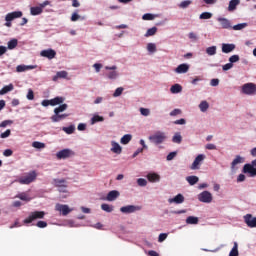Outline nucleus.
Returning <instances> with one entry per match:
<instances>
[{
	"label": "nucleus",
	"instance_id": "f257e3e1",
	"mask_svg": "<svg viewBox=\"0 0 256 256\" xmlns=\"http://www.w3.org/2000/svg\"><path fill=\"white\" fill-rule=\"evenodd\" d=\"M148 141L158 149H165V147H163V143L167 141V133L163 131H156L152 135L148 136Z\"/></svg>",
	"mask_w": 256,
	"mask_h": 256
},
{
	"label": "nucleus",
	"instance_id": "f03ea898",
	"mask_svg": "<svg viewBox=\"0 0 256 256\" xmlns=\"http://www.w3.org/2000/svg\"><path fill=\"white\" fill-rule=\"evenodd\" d=\"M52 185H54V187H56L59 191V193H68L67 191V187H68V183L67 180L63 179V178H54L52 179Z\"/></svg>",
	"mask_w": 256,
	"mask_h": 256
},
{
	"label": "nucleus",
	"instance_id": "7ed1b4c3",
	"mask_svg": "<svg viewBox=\"0 0 256 256\" xmlns=\"http://www.w3.org/2000/svg\"><path fill=\"white\" fill-rule=\"evenodd\" d=\"M105 70L108 71L106 77L109 81H117V79H119L120 74L119 71H117V65L105 66Z\"/></svg>",
	"mask_w": 256,
	"mask_h": 256
},
{
	"label": "nucleus",
	"instance_id": "20e7f679",
	"mask_svg": "<svg viewBox=\"0 0 256 256\" xmlns=\"http://www.w3.org/2000/svg\"><path fill=\"white\" fill-rule=\"evenodd\" d=\"M197 199H198V201H200V203L209 204V203L213 202V194H211V192L205 190L197 195Z\"/></svg>",
	"mask_w": 256,
	"mask_h": 256
},
{
	"label": "nucleus",
	"instance_id": "39448f33",
	"mask_svg": "<svg viewBox=\"0 0 256 256\" xmlns=\"http://www.w3.org/2000/svg\"><path fill=\"white\" fill-rule=\"evenodd\" d=\"M73 155H75V152L69 148L62 149L56 153L57 159H69Z\"/></svg>",
	"mask_w": 256,
	"mask_h": 256
},
{
	"label": "nucleus",
	"instance_id": "423d86ee",
	"mask_svg": "<svg viewBox=\"0 0 256 256\" xmlns=\"http://www.w3.org/2000/svg\"><path fill=\"white\" fill-rule=\"evenodd\" d=\"M242 93L244 95H255L256 93V84L255 83H246L242 86Z\"/></svg>",
	"mask_w": 256,
	"mask_h": 256
},
{
	"label": "nucleus",
	"instance_id": "0eeeda50",
	"mask_svg": "<svg viewBox=\"0 0 256 256\" xmlns=\"http://www.w3.org/2000/svg\"><path fill=\"white\" fill-rule=\"evenodd\" d=\"M203 161H205V155L199 154L193 161L192 165L190 166V169L192 171H196L197 169L201 168V165L203 164Z\"/></svg>",
	"mask_w": 256,
	"mask_h": 256
},
{
	"label": "nucleus",
	"instance_id": "6e6552de",
	"mask_svg": "<svg viewBox=\"0 0 256 256\" xmlns=\"http://www.w3.org/2000/svg\"><path fill=\"white\" fill-rule=\"evenodd\" d=\"M120 211L125 215H129L131 213H137V211H141V206H135V205L122 206L120 208Z\"/></svg>",
	"mask_w": 256,
	"mask_h": 256
},
{
	"label": "nucleus",
	"instance_id": "1a4fd4ad",
	"mask_svg": "<svg viewBox=\"0 0 256 256\" xmlns=\"http://www.w3.org/2000/svg\"><path fill=\"white\" fill-rule=\"evenodd\" d=\"M244 223H246L247 227H250V229L256 228V217H253L251 214H246L243 217Z\"/></svg>",
	"mask_w": 256,
	"mask_h": 256
},
{
	"label": "nucleus",
	"instance_id": "9d476101",
	"mask_svg": "<svg viewBox=\"0 0 256 256\" xmlns=\"http://www.w3.org/2000/svg\"><path fill=\"white\" fill-rule=\"evenodd\" d=\"M56 55H57V52L51 48L42 50L40 52L41 57H45L46 59H49V60L55 59Z\"/></svg>",
	"mask_w": 256,
	"mask_h": 256
},
{
	"label": "nucleus",
	"instance_id": "9b49d317",
	"mask_svg": "<svg viewBox=\"0 0 256 256\" xmlns=\"http://www.w3.org/2000/svg\"><path fill=\"white\" fill-rule=\"evenodd\" d=\"M23 17L22 11L10 12L5 16V21H15V19H21Z\"/></svg>",
	"mask_w": 256,
	"mask_h": 256
},
{
	"label": "nucleus",
	"instance_id": "f8f14e48",
	"mask_svg": "<svg viewBox=\"0 0 256 256\" xmlns=\"http://www.w3.org/2000/svg\"><path fill=\"white\" fill-rule=\"evenodd\" d=\"M47 5H51L49 0L44 1L43 3L39 4V6L33 7V15H41L43 13V9H45Z\"/></svg>",
	"mask_w": 256,
	"mask_h": 256
},
{
	"label": "nucleus",
	"instance_id": "ddd939ff",
	"mask_svg": "<svg viewBox=\"0 0 256 256\" xmlns=\"http://www.w3.org/2000/svg\"><path fill=\"white\" fill-rule=\"evenodd\" d=\"M189 64L187 63H183V64H180L178 65L176 68H175V73H177L178 75H184L185 73H189Z\"/></svg>",
	"mask_w": 256,
	"mask_h": 256
},
{
	"label": "nucleus",
	"instance_id": "4468645a",
	"mask_svg": "<svg viewBox=\"0 0 256 256\" xmlns=\"http://www.w3.org/2000/svg\"><path fill=\"white\" fill-rule=\"evenodd\" d=\"M110 151H112V153H115L116 155H121V153H123V147H121V145L115 140H112Z\"/></svg>",
	"mask_w": 256,
	"mask_h": 256
},
{
	"label": "nucleus",
	"instance_id": "2eb2a0df",
	"mask_svg": "<svg viewBox=\"0 0 256 256\" xmlns=\"http://www.w3.org/2000/svg\"><path fill=\"white\" fill-rule=\"evenodd\" d=\"M17 182L20 183V185H29L30 183H33V173L18 178Z\"/></svg>",
	"mask_w": 256,
	"mask_h": 256
},
{
	"label": "nucleus",
	"instance_id": "dca6fc26",
	"mask_svg": "<svg viewBox=\"0 0 256 256\" xmlns=\"http://www.w3.org/2000/svg\"><path fill=\"white\" fill-rule=\"evenodd\" d=\"M56 211H59L62 213V215H69L71 213V209L69 208L68 205H63V204H56L55 206Z\"/></svg>",
	"mask_w": 256,
	"mask_h": 256
},
{
	"label": "nucleus",
	"instance_id": "f3484780",
	"mask_svg": "<svg viewBox=\"0 0 256 256\" xmlns=\"http://www.w3.org/2000/svg\"><path fill=\"white\" fill-rule=\"evenodd\" d=\"M67 117H69V114L54 113V115L51 116V121L52 123H59V121H63L67 119Z\"/></svg>",
	"mask_w": 256,
	"mask_h": 256
},
{
	"label": "nucleus",
	"instance_id": "a211bd4d",
	"mask_svg": "<svg viewBox=\"0 0 256 256\" xmlns=\"http://www.w3.org/2000/svg\"><path fill=\"white\" fill-rule=\"evenodd\" d=\"M185 202V196L183 194H178L174 198L168 199V203H176V205H181Z\"/></svg>",
	"mask_w": 256,
	"mask_h": 256
},
{
	"label": "nucleus",
	"instance_id": "6ab92c4d",
	"mask_svg": "<svg viewBox=\"0 0 256 256\" xmlns=\"http://www.w3.org/2000/svg\"><path fill=\"white\" fill-rule=\"evenodd\" d=\"M69 72L62 70L58 71L55 76H53L52 81H57L59 79H69Z\"/></svg>",
	"mask_w": 256,
	"mask_h": 256
},
{
	"label": "nucleus",
	"instance_id": "aec40b11",
	"mask_svg": "<svg viewBox=\"0 0 256 256\" xmlns=\"http://www.w3.org/2000/svg\"><path fill=\"white\" fill-rule=\"evenodd\" d=\"M243 173H249L251 177H256V168L251 166V164H245Z\"/></svg>",
	"mask_w": 256,
	"mask_h": 256
},
{
	"label": "nucleus",
	"instance_id": "412c9836",
	"mask_svg": "<svg viewBox=\"0 0 256 256\" xmlns=\"http://www.w3.org/2000/svg\"><path fill=\"white\" fill-rule=\"evenodd\" d=\"M235 44L223 43L222 44V53H233L235 51Z\"/></svg>",
	"mask_w": 256,
	"mask_h": 256
},
{
	"label": "nucleus",
	"instance_id": "4be33fe9",
	"mask_svg": "<svg viewBox=\"0 0 256 256\" xmlns=\"http://www.w3.org/2000/svg\"><path fill=\"white\" fill-rule=\"evenodd\" d=\"M245 161V158L241 157V155H237L235 159L231 162V170L235 171V167L237 165H241Z\"/></svg>",
	"mask_w": 256,
	"mask_h": 256
},
{
	"label": "nucleus",
	"instance_id": "5701e85b",
	"mask_svg": "<svg viewBox=\"0 0 256 256\" xmlns=\"http://www.w3.org/2000/svg\"><path fill=\"white\" fill-rule=\"evenodd\" d=\"M119 195H121V193H119V191L117 190H112L110 191L107 196H106V201H116L117 198L119 197Z\"/></svg>",
	"mask_w": 256,
	"mask_h": 256
},
{
	"label": "nucleus",
	"instance_id": "b1692460",
	"mask_svg": "<svg viewBox=\"0 0 256 256\" xmlns=\"http://www.w3.org/2000/svg\"><path fill=\"white\" fill-rule=\"evenodd\" d=\"M147 179L150 183H159V181H161V176L157 173H149Z\"/></svg>",
	"mask_w": 256,
	"mask_h": 256
},
{
	"label": "nucleus",
	"instance_id": "393cba45",
	"mask_svg": "<svg viewBox=\"0 0 256 256\" xmlns=\"http://www.w3.org/2000/svg\"><path fill=\"white\" fill-rule=\"evenodd\" d=\"M222 29H232L231 22L227 18H218Z\"/></svg>",
	"mask_w": 256,
	"mask_h": 256
},
{
	"label": "nucleus",
	"instance_id": "a878e982",
	"mask_svg": "<svg viewBox=\"0 0 256 256\" xmlns=\"http://www.w3.org/2000/svg\"><path fill=\"white\" fill-rule=\"evenodd\" d=\"M183 142V136H181V132H176L172 137V143H176V145H181Z\"/></svg>",
	"mask_w": 256,
	"mask_h": 256
},
{
	"label": "nucleus",
	"instance_id": "bb28decb",
	"mask_svg": "<svg viewBox=\"0 0 256 256\" xmlns=\"http://www.w3.org/2000/svg\"><path fill=\"white\" fill-rule=\"evenodd\" d=\"M103 121H105V118L96 114L90 119V125H95L96 123H103Z\"/></svg>",
	"mask_w": 256,
	"mask_h": 256
},
{
	"label": "nucleus",
	"instance_id": "cd10ccee",
	"mask_svg": "<svg viewBox=\"0 0 256 256\" xmlns=\"http://www.w3.org/2000/svg\"><path fill=\"white\" fill-rule=\"evenodd\" d=\"M183 91V86L180 84H174L170 88V93H173V95H177L178 93H181Z\"/></svg>",
	"mask_w": 256,
	"mask_h": 256
},
{
	"label": "nucleus",
	"instance_id": "c85d7f7f",
	"mask_svg": "<svg viewBox=\"0 0 256 256\" xmlns=\"http://www.w3.org/2000/svg\"><path fill=\"white\" fill-rule=\"evenodd\" d=\"M146 49L149 55H155L157 53V45L155 43H148Z\"/></svg>",
	"mask_w": 256,
	"mask_h": 256
},
{
	"label": "nucleus",
	"instance_id": "c756f323",
	"mask_svg": "<svg viewBox=\"0 0 256 256\" xmlns=\"http://www.w3.org/2000/svg\"><path fill=\"white\" fill-rule=\"evenodd\" d=\"M131 139H133V135H131V134H125V135L120 139V143H121V145H129V143H131Z\"/></svg>",
	"mask_w": 256,
	"mask_h": 256
},
{
	"label": "nucleus",
	"instance_id": "7c9ffc66",
	"mask_svg": "<svg viewBox=\"0 0 256 256\" xmlns=\"http://www.w3.org/2000/svg\"><path fill=\"white\" fill-rule=\"evenodd\" d=\"M198 107L201 113H207V111L209 110V102H207L206 100H203L202 102H200Z\"/></svg>",
	"mask_w": 256,
	"mask_h": 256
},
{
	"label": "nucleus",
	"instance_id": "2f4dec72",
	"mask_svg": "<svg viewBox=\"0 0 256 256\" xmlns=\"http://www.w3.org/2000/svg\"><path fill=\"white\" fill-rule=\"evenodd\" d=\"M186 181L189 183V185H197L199 183V177L197 176H187Z\"/></svg>",
	"mask_w": 256,
	"mask_h": 256
},
{
	"label": "nucleus",
	"instance_id": "473e14b6",
	"mask_svg": "<svg viewBox=\"0 0 256 256\" xmlns=\"http://www.w3.org/2000/svg\"><path fill=\"white\" fill-rule=\"evenodd\" d=\"M187 225H197L199 223V218L195 216H189L186 219Z\"/></svg>",
	"mask_w": 256,
	"mask_h": 256
},
{
	"label": "nucleus",
	"instance_id": "72a5a7b5",
	"mask_svg": "<svg viewBox=\"0 0 256 256\" xmlns=\"http://www.w3.org/2000/svg\"><path fill=\"white\" fill-rule=\"evenodd\" d=\"M206 53L210 57H213V55H217V46H210L206 48Z\"/></svg>",
	"mask_w": 256,
	"mask_h": 256
},
{
	"label": "nucleus",
	"instance_id": "f704fd0d",
	"mask_svg": "<svg viewBox=\"0 0 256 256\" xmlns=\"http://www.w3.org/2000/svg\"><path fill=\"white\" fill-rule=\"evenodd\" d=\"M62 131H64L67 135H73V133H75V125H70L68 127H63Z\"/></svg>",
	"mask_w": 256,
	"mask_h": 256
},
{
	"label": "nucleus",
	"instance_id": "c9c22d12",
	"mask_svg": "<svg viewBox=\"0 0 256 256\" xmlns=\"http://www.w3.org/2000/svg\"><path fill=\"white\" fill-rule=\"evenodd\" d=\"M68 107L69 105L67 104H61L54 109V113H63L64 111H67Z\"/></svg>",
	"mask_w": 256,
	"mask_h": 256
},
{
	"label": "nucleus",
	"instance_id": "e433bc0d",
	"mask_svg": "<svg viewBox=\"0 0 256 256\" xmlns=\"http://www.w3.org/2000/svg\"><path fill=\"white\" fill-rule=\"evenodd\" d=\"M239 0H231L229 2L228 10L229 11H235L237 9V5H239Z\"/></svg>",
	"mask_w": 256,
	"mask_h": 256
},
{
	"label": "nucleus",
	"instance_id": "4c0bfd02",
	"mask_svg": "<svg viewBox=\"0 0 256 256\" xmlns=\"http://www.w3.org/2000/svg\"><path fill=\"white\" fill-rule=\"evenodd\" d=\"M9 91H13V84H9V85L4 86L0 90V95H5L6 93H9Z\"/></svg>",
	"mask_w": 256,
	"mask_h": 256
},
{
	"label": "nucleus",
	"instance_id": "58836bf2",
	"mask_svg": "<svg viewBox=\"0 0 256 256\" xmlns=\"http://www.w3.org/2000/svg\"><path fill=\"white\" fill-rule=\"evenodd\" d=\"M28 69H33V66L18 65L16 67L17 73H23V71H28Z\"/></svg>",
	"mask_w": 256,
	"mask_h": 256
},
{
	"label": "nucleus",
	"instance_id": "ea45409f",
	"mask_svg": "<svg viewBox=\"0 0 256 256\" xmlns=\"http://www.w3.org/2000/svg\"><path fill=\"white\" fill-rule=\"evenodd\" d=\"M189 5H193V1H191V0H184V1H182V2L178 5V7H179L180 9H187V7H189Z\"/></svg>",
	"mask_w": 256,
	"mask_h": 256
},
{
	"label": "nucleus",
	"instance_id": "a19ab883",
	"mask_svg": "<svg viewBox=\"0 0 256 256\" xmlns=\"http://www.w3.org/2000/svg\"><path fill=\"white\" fill-rule=\"evenodd\" d=\"M43 217H45V212L43 211H34L33 212V220L35 221V219H43Z\"/></svg>",
	"mask_w": 256,
	"mask_h": 256
},
{
	"label": "nucleus",
	"instance_id": "79ce46f5",
	"mask_svg": "<svg viewBox=\"0 0 256 256\" xmlns=\"http://www.w3.org/2000/svg\"><path fill=\"white\" fill-rule=\"evenodd\" d=\"M101 209H102V211H105L106 213H113V205L102 204Z\"/></svg>",
	"mask_w": 256,
	"mask_h": 256
},
{
	"label": "nucleus",
	"instance_id": "37998d69",
	"mask_svg": "<svg viewBox=\"0 0 256 256\" xmlns=\"http://www.w3.org/2000/svg\"><path fill=\"white\" fill-rule=\"evenodd\" d=\"M157 15L146 13L142 16L143 21H153Z\"/></svg>",
	"mask_w": 256,
	"mask_h": 256
},
{
	"label": "nucleus",
	"instance_id": "c03bdc74",
	"mask_svg": "<svg viewBox=\"0 0 256 256\" xmlns=\"http://www.w3.org/2000/svg\"><path fill=\"white\" fill-rule=\"evenodd\" d=\"M18 43L19 42L15 38L10 40V41H8V49H10V50L15 49L17 47Z\"/></svg>",
	"mask_w": 256,
	"mask_h": 256
},
{
	"label": "nucleus",
	"instance_id": "a18cd8bd",
	"mask_svg": "<svg viewBox=\"0 0 256 256\" xmlns=\"http://www.w3.org/2000/svg\"><path fill=\"white\" fill-rule=\"evenodd\" d=\"M139 111L143 117H149V115H151V110L149 108H140Z\"/></svg>",
	"mask_w": 256,
	"mask_h": 256
},
{
	"label": "nucleus",
	"instance_id": "49530a36",
	"mask_svg": "<svg viewBox=\"0 0 256 256\" xmlns=\"http://www.w3.org/2000/svg\"><path fill=\"white\" fill-rule=\"evenodd\" d=\"M123 91H125V88L123 87H118L113 93V97H121L123 95Z\"/></svg>",
	"mask_w": 256,
	"mask_h": 256
},
{
	"label": "nucleus",
	"instance_id": "de8ad7c7",
	"mask_svg": "<svg viewBox=\"0 0 256 256\" xmlns=\"http://www.w3.org/2000/svg\"><path fill=\"white\" fill-rule=\"evenodd\" d=\"M228 61H229V63H231L233 65V63H239L240 57H239V55L234 54V55L229 57Z\"/></svg>",
	"mask_w": 256,
	"mask_h": 256
},
{
	"label": "nucleus",
	"instance_id": "09e8293b",
	"mask_svg": "<svg viewBox=\"0 0 256 256\" xmlns=\"http://www.w3.org/2000/svg\"><path fill=\"white\" fill-rule=\"evenodd\" d=\"M52 101L54 103V106L61 105L62 103L65 102V98L57 96V97L53 98Z\"/></svg>",
	"mask_w": 256,
	"mask_h": 256
},
{
	"label": "nucleus",
	"instance_id": "8fccbe9b",
	"mask_svg": "<svg viewBox=\"0 0 256 256\" xmlns=\"http://www.w3.org/2000/svg\"><path fill=\"white\" fill-rule=\"evenodd\" d=\"M33 147H34V149H40V150L45 149V143L35 141V142H33Z\"/></svg>",
	"mask_w": 256,
	"mask_h": 256
},
{
	"label": "nucleus",
	"instance_id": "3c124183",
	"mask_svg": "<svg viewBox=\"0 0 256 256\" xmlns=\"http://www.w3.org/2000/svg\"><path fill=\"white\" fill-rule=\"evenodd\" d=\"M245 27H247V23H241V24L234 25L232 29L234 31H241L242 29H245Z\"/></svg>",
	"mask_w": 256,
	"mask_h": 256
},
{
	"label": "nucleus",
	"instance_id": "603ef678",
	"mask_svg": "<svg viewBox=\"0 0 256 256\" xmlns=\"http://www.w3.org/2000/svg\"><path fill=\"white\" fill-rule=\"evenodd\" d=\"M137 185L139 187H147V179H145V178H138L137 179Z\"/></svg>",
	"mask_w": 256,
	"mask_h": 256
},
{
	"label": "nucleus",
	"instance_id": "864d4df0",
	"mask_svg": "<svg viewBox=\"0 0 256 256\" xmlns=\"http://www.w3.org/2000/svg\"><path fill=\"white\" fill-rule=\"evenodd\" d=\"M35 226L38 227L39 229H45V227H47V222L40 220L35 223Z\"/></svg>",
	"mask_w": 256,
	"mask_h": 256
},
{
	"label": "nucleus",
	"instance_id": "5fc2aeb1",
	"mask_svg": "<svg viewBox=\"0 0 256 256\" xmlns=\"http://www.w3.org/2000/svg\"><path fill=\"white\" fill-rule=\"evenodd\" d=\"M213 17V14L210 12H203L200 14V19H211Z\"/></svg>",
	"mask_w": 256,
	"mask_h": 256
},
{
	"label": "nucleus",
	"instance_id": "6e6d98bb",
	"mask_svg": "<svg viewBox=\"0 0 256 256\" xmlns=\"http://www.w3.org/2000/svg\"><path fill=\"white\" fill-rule=\"evenodd\" d=\"M175 157H177V152H170L167 156H166V161H173V159H175Z\"/></svg>",
	"mask_w": 256,
	"mask_h": 256
},
{
	"label": "nucleus",
	"instance_id": "4d7b16f0",
	"mask_svg": "<svg viewBox=\"0 0 256 256\" xmlns=\"http://www.w3.org/2000/svg\"><path fill=\"white\" fill-rule=\"evenodd\" d=\"M93 69H95L96 73H100L101 69H103V64L101 63H95L93 64Z\"/></svg>",
	"mask_w": 256,
	"mask_h": 256
},
{
	"label": "nucleus",
	"instance_id": "13d9d810",
	"mask_svg": "<svg viewBox=\"0 0 256 256\" xmlns=\"http://www.w3.org/2000/svg\"><path fill=\"white\" fill-rule=\"evenodd\" d=\"M17 197H18V199H21V201H30L31 200V198H29V196L25 193L19 194Z\"/></svg>",
	"mask_w": 256,
	"mask_h": 256
},
{
	"label": "nucleus",
	"instance_id": "bf43d9fd",
	"mask_svg": "<svg viewBox=\"0 0 256 256\" xmlns=\"http://www.w3.org/2000/svg\"><path fill=\"white\" fill-rule=\"evenodd\" d=\"M177 115H181V109L176 108L170 112V117H177Z\"/></svg>",
	"mask_w": 256,
	"mask_h": 256
},
{
	"label": "nucleus",
	"instance_id": "052dcab7",
	"mask_svg": "<svg viewBox=\"0 0 256 256\" xmlns=\"http://www.w3.org/2000/svg\"><path fill=\"white\" fill-rule=\"evenodd\" d=\"M168 237V234L167 233H161L159 234V237H158V242L159 243H163V241H165Z\"/></svg>",
	"mask_w": 256,
	"mask_h": 256
},
{
	"label": "nucleus",
	"instance_id": "680f3d73",
	"mask_svg": "<svg viewBox=\"0 0 256 256\" xmlns=\"http://www.w3.org/2000/svg\"><path fill=\"white\" fill-rule=\"evenodd\" d=\"M231 69H233V64L230 62L222 66L223 71H229Z\"/></svg>",
	"mask_w": 256,
	"mask_h": 256
},
{
	"label": "nucleus",
	"instance_id": "e2e57ef3",
	"mask_svg": "<svg viewBox=\"0 0 256 256\" xmlns=\"http://www.w3.org/2000/svg\"><path fill=\"white\" fill-rule=\"evenodd\" d=\"M211 87H218L219 86V79L218 78H213L210 81Z\"/></svg>",
	"mask_w": 256,
	"mask_h": 256
},
{
	"label": "nucleus",
	"instance_id": "0e129e2a",
	"mask_svg": "<svg viewBox=\"0 0 256 256\" xmlns=\"http://www.w3.org/2000/svg\"><path fill=\"white\" fill-rule=\"evenodd\" d=\"M186 123H187V120H185V118H181L174 121V125H186Z\"/></svg>",
	"mask_w": 256,
	"mask_h": 256
},
{
	"label": "nucleus",
	"instance_id": "69168bd1",
	"mask_svg": "<svg viewBox=\"0 0 256 256\" xmlns=\"http://www.w3.org/2000/svg\"><path fill=\"white\" fill-rule=\"evenodd\" d=\"M79 19H81V16L77 14V12H74L71 16V21L75 22V21H79Z\"/></svg>",
	"mask_w": 256,
	"mask_h": 256
},
{
	"label": "nucleus",
	"instance_id": "338daca9",
	"mask_svg": "<svg viewBox=\"0 0 256 256\" xmlns=\"http://www.w3.org/2000/svg\"><path fill=\"white\" fill-rule=\"evenodd\" d=\"M188 38L191 40V41H197L199 39V37L197 36V34L195 33H190L188 34Z\"/></svg>",
	"mask_w": 256,
	"mask_h": 256
},
{
	"label": "nucleus",
	"instance_id": "774afa93",
	"mask_svg": "<svg viewBox=\"0 0 256 256\" xmlns=\"http://www.w3.org/2000/svg\"><path fill=\"white\" fill-rule=\"evenodd\" d=\"M77 129H78V131H85V129H87V124L80 123V124H78Z\"/></svg>",
	"mask_w": 256,
	"mask_h": 256
}]
</instances>
